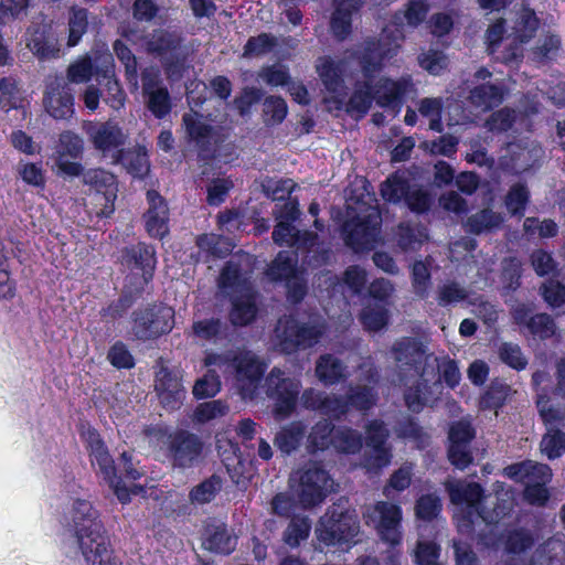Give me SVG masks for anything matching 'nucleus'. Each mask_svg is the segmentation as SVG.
<instances>
[{"mask_svg":"<svg viewBox=\"0 0 565 565\" xmlns=\"http://www.w3.org/2000/svg\"><path fill=\"white\" fill-rule=\"evenodd\" d=\"M363 518L367 525H372L381 542L387 544L382 552L384 565H401L402 552L399 545L403 540L402 509L397 504L379 501L365 507Z\"/></svg>","mask_w":565,"mask_h":565,"instance_id":"nucleus-1","label":"nucleus"},{"mask_svg":"<svg viewBox=\"0 0 565 565\" xmlns=\"http://www.w3.org/2000/svg\"><path fill=\"white\" fill-rule=\"evenodd\" d=\"M218 288L232 300L230 320L234 326H246L255 319V294L252 284L242 278L238 265L226 263L218 278Z\"/></svg>","mask_w":565,"mask_h":565,"instance_id":"nucleus-2","label":"nucleus"},{"mask_svg":"<svg viewBox=\"0 0 565 565\" xmlns=\"http://www.w3.org/2000/svg\"><path fill=\"white\" fill-rule=\"evenodd\" d=\"M508 22V39L511 42L501 52L499 58L505 64L516 65L524 56V45L536 36L541 20L527 3L522 2L514 7Z\"/></svg>","mask_w":565,"mask_h":565,"instance_id":"nucleus-3","label":"nucleus"},{"mask_svg":"<svg viewBox=\"0 0 565 565\" xmlns=\"http://www.w3.org/2000/svg\"><path fill=\"white\" fill-rule=\"evenodd\" d=\"M392 355L396 363V373L401 384H406L407 372L413 371L416 376H430L438 370L437 356L428 351L420 340L404 337L394 342Z\"/></svg>","mask_w":565,"mask_h":565,"instance_id":"nucleus-4","label":"nucleus"},{"mask_svg":"<svg viewBox=\"0 0 565 565\" xmlns=\"http://www.w3.org/2000/svg\"><path fill=\"white\" fill-rule=\"evenodd\" d=\"M360 524L354 511H350L342 502L328 508L320 518L315 533L319 542L326 545L355 544Z\"/></svg>","mask_w":565,"mask_h":565,"instance_id":"nucleus-5","label":"nucleus"},{"mask_svg":"<svg viewBox=\"0 0 565 565\" xmlns=\"http://www.w3.org/2000/svg\"><path fill=\"white\" fill-rule=\"evenodd\" d=\"M146 434L167 445V457L174 468L194 467L202 458L204 444L198 435L191 431L180 429L167 435L161 427L156 426L147 428Z\"/></svg>","mask_w":565,"mask_h":565,"instance_id":"nucleus-6","label":"nucleus"},{"mask_svg":"<svg viewBox=\"0 0 565 565\" xmlns=\"http://www.w3.org/2000/svg\"><path fill=\"white\" fill-rule=\"evenodd\" d=\"M291 480L297 482L294 488L297 502L302 509L320 505L332 490L329 473L318 462H309L299 469Z\"/></svg>","mask_w":565,"mask_h":565,"instance_id":"nucleus-7","label":"nucleus"},{"mask_svg":"<svg viewBox=\"0 0 565 565\" xmlns=\"http://www.w3.org/2000/svg\"><path fill=\"white\" fill-rule=\"evenodd\" d=\"M504 476L525 486L524 495L532 504H544L548 499L546 484L552 480V469L542 462L524 460L510 465Z\"/></svg>","mask_w":565,"mask_h":565,"instance_id":"nucleus-8","label":"nucleus"},{"mask_svg":"<svg viewBox=\"0 0 565 565\" xmlns=\"http://www.w3.org/2000/svg\"><path fill=\"white\" fill-rule=\"evenodd\" d=\"M273 239L278 245H289L297 248L302 260L311 267L327 263L329 250L318 243L317 234L297 230L291 223L279 221L273 232Z\"/></svg>","mask_w":565,"mask_h":565,"instance_id":"nucleus-9","label":"nucleus"},{"mask_svg":"<svg viewBox=\"0 0 565 565\" xmlns=\"http://www.w3.org/2000/svg\"><path fill=\"white\" fill-rule=\"evenodd\" d=\"M383 52L373 43L369 44L365 53L358 56L363 79L355 83V88L351 95L347 111L356 114L359 117L364 116L374 100L372 94V83L374 74L381 71V57Z\"/></svg>","mask_w":565,"mask_h":565,"instance_id":"nucleus-10","label":"nucleus"},{"mask_svg":"<svg viewBox=\"0 0 565 565\" xmlns=\"http://www.w3.org/2000/svg\"><path fill=\"white\" fill-rule=\"evenodd\" d=\"M183 38L177 32L157 30L147 42L150 53L161 57L169 78L178 79L185 67L188 51L182 46Z\"/></svg>","mask_w":565,"mask_h":565,"instance_id":"nucleus-11","label":"nucleus"},{"mask_svg":"<svg viewBox=\"0 0 565 565\" xmlns=\"http://www.w3.org/2000/svg\"><path fill=\"white\" fill-rule=\"evenodd\" d=\"M301 383L287 376L284 371L274 367L265 377L266 395L275 402L274 413L277 419H285L295 411Z\"/></svg>","mask_w":565,"mask_h":565,"instance_id":"nucleus-12","label":"nucleus"},{"mask_svg":"<svg viewBox=\"0 0 565 565\" xmlns=\"http://www.w3.org/2000/svg\"><path fill=\"white\" fill-rule=\"evenodd\" d=\"M381 222V214L374 206H367L363 213L352 216L343 225L347 245L356 252L374 248L380 239Z\"/></svg>","mask_w":565,"mask_h":565,"instance_id":"nucleus-13","label":"nucleus"},{"mask_svg":"<svg viewBox=\"0 0 565 565\" xmlns=\"http://www.w3.org/2000/svg\"><path fill=\"white\" fill-rule=\"evenodd\" d=\"M446 489L454 504L465 508L466 520L462 526L470 530L475 520L481 519L486 523H493L497 516L487 512L482 508V488L476 482H466L462 480L448 481Z\"/></svg>","mask_w":565,"mask_h":565,"instance_id":"nucleus-14","label":"nucleus"},{"mask_svg":"<svg viewBox=\"0 0 565 565\" xmlns=\"http://www.w3.org/2000/svg\"><path fill=\"white\" fill-rule=\"evenodd\" d=\"M174 311L163 305H148L132 313V333L139 340H150L169 332L173 327Z\"/></svg>","mask_w":565,"mask_h":565,"instance_id":"nucleus-15","label":"nucleus"},{"mask_svg":"<svg viewBox=\"0 0 565 565\" xmlns=\"http://www.w3.org/2000/svg\"><path fill=\"white\" fill-rule=\"evenodd\" d=\"M322 334V326L300 324L291 318L280 319L275 329L277 345L288 354L315 345Z\"/></svg>","mask_w":565,"mask_h":565,"instance_id":"nucleus-16","label":"nucleus"},{"mask_svg":"<svg viewBox=\"0 0 565 565\" xmlns=\"http://www.w3.org/2000/svg\"><path fill=\"white\" fill-rule=\"evenodd\" d=\"M85 130L95 149L100 151L104 157L110 158L111 163H119L127 135L117 122L111 120L88 122Z\"/></svg>","mask_w":565,"mask_h":565,"instance_id":"nucleus-17","label":"nucleus"},{"mask_svg":"<svg viewBox=\"0 0 565 565\" xmlns=\"http://www.w3.org/2000/svg\"><path fill=\"white\" fill-rule=\"evenodd\" d=\"M233 375V384L243 399H252L264 374V365L250 352L241 353L227 364Z\"/></svg>","mask_w":565,"mask_h":565,"instance_id":"nucleus-18","label":"nucleus"},{"mask_svg":"<svg viewBox=\"0 0 565 565\" xmlns=\"http://www.w3.org/2000/svg\"><path fill=\"white\" fill-rule=\"evenodd\" d=\"M86 185L95 190V205L100 206L95 210L97 217H108L115 211V200L117 198V182L113 173L104 169H89L79 174Z\"/></svg>","mask_w":565,"mask_h":565,"instance_id":"nucleus-19","label":"nucleus"},{"mask_svg":"<svg viewBox=\"0 0 565 565\" xmlns=\"http://www.w3.org/2000/svg\"><path fill=\"white\" fill-rule=\"evenodd\" d=\"M404 386V401L409 411L420 412L425 406L431 405L440 392L438 370H434L430 376H417L411 382L406 376Z\"/></svg>","mask_w":565,"mask_h":565,"instance_id":"nucleus-20","label":"nucleus"},{"mask_svg":"<svg viewBox=\"0 0 565 565\" xmlns=\"http://www.w3.org/2000/svg\"><path fill=\"white\" fill-rule=\"evenodd\" d=\"M476 431L470 419L462 418L455 422L448 433L449 448L448 458L450 462L459 469H465L472 461L470 443L475 438Z\"/></svg>","mask_w":565,"mask_h":565,"instance_id":"nucleus-21","label":"nucleus"},{"mask_svg":"<svg viewBox=\"0 0 565 565\" xmlns=\"http://www.w3.org/2000/svg\"><path fill=\"white\" fill-rule=\"evenodd\" d=\"M72 522L78 546L85 541L92 543V540L105 535L97 510L86 500L77 499L74 501Z\"/></svg>","mask_w":565,"mask_h":565,"instance_id":"nucleus-22","label":"nucleus"},{"mask_svg":"<svg viewBox=\"0 0 565 565\" xmlns=\"http://www.w3.org/2000/svg\"><path fill=\"white\" fill-rule=\"evenodd\" d=\"M513 321L526 328L534 337L541 340L550 339L557 334V326L547 313H534V308L529 303H516L511 309Z\"/></svg>","mask_w":565,"mask_h":565,"instance_id":"nucleus-23","label":"nucleus"},{"mask_svg":"<svg viewBox=\"0 0 565 565\" xmlns=\"http://www.w3.org/2000/svg\"><path fill=\"white\" fill-rule=\"evenodd\" d=\"M82 153V138L71 131L62 132L53 157L58 172L68 177H78L83 171V166L71 159H78Z\"/></svg>","mask_w":565,"mask_h":565,"instance_id":"nucleus-24","label":"nucleus"},{"mask_svg":"<svg viewBox=\"0 0 565 565\" xmlns=\"http://www.w3.org/2000/svg\"><path fill=\"white\" fill-rule=\"evenodd\" d=\"M43 104L45 110L55 119H67L74 114V96L68 83L54 78L45 88Z\"/></svg>","mask_w":565,"mask_h":565,"instance_id":"nucleus-25","label":"nucleus"},{"mask_svg":"<svg viewBox=\"0 0 565 565\" xmlns=\"http://www.w3.org/2000/svg\"><path fill=\"white\" fill-rule=\"evenodd\" d=\"M409 85L411 82L407 78L392 81L387 77L376 79L374 76L371 89L374 100L380 107L390 108L397 113Z\"/></svg>","mask_w":565,"mask_h":565,"instance_id":"nucleus-26","label":"nucleus"},{"mask_svg":"<svg viewBox=\"0 0 565 565\" xmlns=\"http://www.w3.org/2000/svg\"><path fill=\"white\" fill-rule=\"evenodd\" d=\"M26 46L39 60L43 61L55 58L60 53L58 39L47 24L33 22L29 26Z\"/></svg>","mask_w":565,"mask_h":565,"instance_id":"nucleus-27","label":"nucleus"},{"mask_svg":"<svg viewBox=\"0 0 565 565\" xmlns=\"http://www.w3.org/2000/svg\"><path fill=\"white\" fill-rule=\"evenodd\" d=\"M149 209L145 213V224L151 237L162 239L169 233V209L164 199L154 190L147 192Z\"/></svg>","mask_w":565,"mask_h":565,"instance_id":"nucleus-28","label":"nucleus"},{"mask_svg":"<svg viewBox=\"0 0 565 565\" xmlns=\"http://www.w3.org/2000/svg\"><path fill=\"white\" fill-rule=\"evenodd\" d=\"M83 437L89 451L92 465L98 468V472L103 476L104 480L114 481V473H116L114 460L100 439L99 434L95 429L89 428L83 433Z\"/></svg>","mask_w":565,"mask_h":565,"instance_id":"nucleus-29","label":"nucleus"},{"mask_svg":"<svg viewBox=\"0 0 565 565\" xmlns=\"http://www.w3.org/2000/svg\"><path fill=\"white\" fill-rule=\"evenodd\" d=\"M96 79L103 86L104 100L114 109H120L126 99V94L116 78L111 56L105 61L103 68L97 70Z\"/></svg>","mask_w":565,"mask_h":565,"instance_id":"nucleus-30","label":"nucleus"},{"mask_svg":"<svg viewBox=\"0 0 565 565\" xmlns=\"http://www.w3.org/2000/svg\"><path fill=\"white\" fill-rule=\"evenodd\" d=\"M122 260L140 268L145 282H148L152 278L157 265L156 249L152 245L138 243L122 250Z\"/></svg>","mask_w":565,"mask_h":565,"instance_id":"nucleus-31","label":"nucleus"},{"mask_svg":"<svg viewBox=\"0 0 565 565\" xmlns=\"http://www.w3.org/2000/svg\"><path fill=\"white\" fill-rule=\"evenodd\" d=\"M182 124L186 137L202 151L210 150L214 138L213 127L209 125L198 113H185L182 116Z\"/></svg>","mask_w":565,"mask_h":565,"instance_id":"nucleus-32","label":"nucleus"},{"mask_svg":"<svg viewBox=\"0 0 565 565\" xmlns=\"http://www.w3.org/2000/svg\"><path fill=\"white\" fill-rule=\"evenodd\" d=\"M79 550L87 565H121L119 558L109 547V539L105 535L92 540V543L84 542Z\"/></svg>","mask_w":565,"mask_h":565,"instance_id":"nucleus-33","label":"nucleus"},{"mask_svg":"<svg viewBox=\"0 0 565 565\" xmlns=\"http://www.w3.org/2000/svg\"><path fill=\"white\" fill-rule=\"evenodd\" d=\"M154 387L163 407L168 409L180 407L185 396V391L175 376L168 372H161Z\"/></svg>","mask_w":565,"mask_h":565,"instance_id":"nucleus-34","label":"nucleus"},{"mask_svg":"<svg viewBox=\"0 0 565 565\" xmlns=\"http://www.w3.org/2000/svg\"><path fill=\"white\" fill-rule=\"evenodd\" d=\"M204 535L203 545L209 551L230 554L236 546V537L230 533L226 524L222 522L206 524Z\"/></svg>","mask_w":565,"mask_h":565,"instance_id":"nucleus-35","label":"nucleus"},{"mask_svg":"<svg viewBox=\"0 0 565 565\" xmlns=\"http://www.w3.org/2000/svg\"><path fill=\"white\" fill-rule=\"evenodd\" d=\"M316 376L326 386L338 384L349 376L347 365L332 354H323L316 362Z\"/></svg>","mask_w":565,"mask_h":565,"instance_id":"nucleus-36","label":"nucleus"},{"mask_svg":"<svg viewBox=\"0 0 565 565\" xmlns=\"http://www.w3.org/2000/svg\"><path fill=\"white\" fill-rule=\"evenodd\" d=\"M360 6V0H333L331 30L339 40H343L350 34L352 13L358 11Z\"/></svg>","mask_w":565,"mask_h":565,"instance_id":"nucleus-37","label":"nucleus"},{"mask_svg":"<svg viewBox=\"0 0 565 565\" xmlns=\"http://www.w3.org/2000/svg\"><path fill=\"white\" fill-rule=\"evenodd\" d=\"M508 151L511 167L515 172H523L534 167L544 154L543 149L535 142L525 145L511 143Z\"/></svg>","mask_w":565,"mask_h":565,"instance_id":"nucleus-38","label":"nucleus"},{"mask_svg":"<svg viewBox=\"0 0 565 565\" xmlns=\"http://www.w3.org/2000/svg\"><path fill=\"white\" fill-rule=\"evenodd\" d=\"M536 407L546 429L564 427L565 404L553 401L545 390L537 394Z\"/></svg>","mask_w":565,"mask_h":565,"instance_id":"nucleus-39","label":"nucleus"},{"mask_svg":"<svg viewBox=\"0 0 565 565\" xmlns=\"http://www.w3.org/2000/svg\"><path fill=\"white\" fill-rule=\"evenodd\" d=\"M302 268L298 266V253L281 250L267 268L266 275L273 281L286 282Z\"/></svg>","mask_w":565,"mask_h":565,"instance_id":"nucleus-40","label":"nucleus"},{"mask_svg":"<svg viewBox=\"0 0 565 565\" xmlns=\"http://www.w3.org/2000/svg\"><path fill=\"white\" fill-rule=\"evenodd\" d=\"M307 425L301 420L291 422L277 431L274 445L285 455L297 450L306 435Z\"/></svg>","mask_w":565,"mask_h":565,"instance_id":"nucleus-41","label":"nucleus"},{"mask_svg":"<svg viewBox=\"0 0 565 565\" xmlns=\"http://www.w3.org/2000/svg\"><path fill=\"white\" fill-rule=\"evenodd\" d=\"M562 51V39L558 34L546 32L529 51L533 62L546 64L555 61Z\"/></svg>","mask_w":565,"mask_h":565,"instance_id":"nucleus-42","label":"nucleus"},{"mask_svg":"<svg viewBox=\"0 0 565 565\" xmlns=\"http://www.w3.org/2000/svg\"><path fill=\"white\" fill-rule=\"evenodd\" d=\"M403 39L404 34L398 26H386L379 40L369 39L362 44L361 49L358 51V56L365 53L369 44L373 43L383 52L381 57L382 63L384 58H390L396 54Z\"/></svg>","mask_w":565,"mask_h":565,"instance_id":"nucleus-43","label":"nucleus"},{"mask_svg":"<svg viewBox=\"0 0 565 565\" xmlns=\"http://www.w3.org/2000/svg\"><path fill=\"white\" fill-rule=\"evenodd\" d=\"M468 289L460 282L451 279L440 281L435 289V299L440 307L456 306L467 300Z\"/></svg>","mask_w":565,"mask_h":565,"instance_id":"nucleus-44","label":"nucleus"},{"mask_svg":"<svg viewBox=\"0 0 565 565\" xmlns=\"http://www.w3.org/2000/svg\"><path fill=\"white\" fill-rule=\"evenodd\" d=\"M502 222L503 217L500 213L484 209L470 215L465 226L469 233L480 235L499 228Z\"/></svg>","mask_w":565,"mask_h":565,"instance_id":"nucleus-45","label":"nucleus"},{"mask_svg":"<svg viewBox=\"0 0 565 565\" xmlns=\"http://www.w3.org/2000/svg\"><path fill=\"white\" fill-rule=\"evenodd\" d=\"M469 99L475 106L480 107L483 110H488L498 106L502 102L503 89L498 84H481L470 92Z\"/></svg>","mask_w":565,"mask_h":565,"instance_id":"nucleus-46","label":"nucleus"},{"mask_svg":"<svg viewBox=\"0 0 565 565\" xmlns=\"http://www.w3.org/2000/svg\"><path fill=\"white\" fill-rule=\"evenodd\" d=\"M363 328L371 332L384 329L388 323L387 309L376 301H369L359 315Z\"/></svg>","mask_w":565,"mask_h":565,"instance_id":"nucleus-47","label":"nucleus"},{"mask_svg":"<svg viewBox=\"0 0 565 565\" xmlns=\"http://www.w3.org/2000/svg\"><path fill=\"white\" fill-rule=\"evenodd\" d=\"M363 446L362 434L347 426L335 428L333 433L332 447L342 454L353 455L359 452Z\"/></svg>","mask_w":565,"mask_h":565,"instance_id":"nucleus-48","label":"nucleus"},{"mask_svg":"<svg viewBox=\"0 0 565 565\" xmlns=\"http://www.w3.org/2000/svg\"><path fill=\"white\" fill-rule=\"evenodd\" d=\"M564 556V543L551 539L535 551L530 565H563Z\"/></svg>","mask_w":565,"mask_h":565,"instance_id":"nucleus-49","label":"nucleus"},{"mask_svg":"<svg viewBox=\"0 0 565 565\" xmlns=\"http://www.w3.org/2000/svg\"><path fill=\"white\" fill-rule=\"evenodd\" d=\"M335 427L327 419L318 420L308 435V449L310 451L328 449L333 444V433Z\"/></svg>","mask_w":565,"mask_h":565,"instance_id":"nucleus-50","label":"nucleus"},{"mask_svg":"<svg viewBox=\"0 0 565 565\" xmlns=\"http://www.w3.org/2000/svg\"><path fill=\"white\" fill-rule=\"evenodd\" d=\"M348 408L350 406L359 411H369L377 402V392L371 385H350L345 395Z\"/></svg>","mask_w":565,"mask_h":565,"instance_id":"nucleus-51","label":"nucleus"},{"mask_svg":"<svg viewBox=\"0 0 565 565\" xmlns=\"http://www.w3.org/2000/svg\"><path fill=\"white\" fill-rule=\"evenodd\" d=\"M119 163L124 164L134 177L142 178L149 172V160L145 147H137L120 152Z\"/></svg>","mask_w":565,"mask_h":565,"instance_id":"nucleus-52","label":"nucleus"},{"mask_svg":"<svg viewBox=\"0 0 565 565\" xmlns=\"http://www.w3.org/2000/svg\"><path fill=\"white\" fill-rule=\"evenodd\" d=\"M514 391L507 383L494 380L482 395L480 405L483 409H498L513 395Z\"/></svg>","mask_w":565,"mask_h":565,"instance_id":"nucleus-53","label":"nucleus"},{"mask_svg":"<svg viewBox=\"0 0 565 565\" xmlns=\"http://www.w3.org/2000/svg\"><path fill=\"white\" fill-rule=\"evenodd\" d=\"M310 530L311 521L308 516H294L282 533V541L290 547H297L308 539Z\"/></svg>","mask_w":565,"mask_h":565,"instance_id":"nucleus-54","label":"nucleus"},{"mask_svg":"<svg viewBox=\"0 0 565 565\" xmlns=\"http://www.w3.org/2000/svg\"><path fill=\"white\" fill-rule=\"evenodd\" d=\"M396 235L397 244L403 250H415L427 238L424 227L408 223H401Z\"/></svg>","mask_w":565,"mask_h":565,"instance_id":"nucleus-55","label":"nucleus"},{"mask_svg":"<svg viewBox=\"0 0 565 565\" xmlns=\"http://www.w3.org/2000/svg\"><path fill=\"white\" fill-rule=\"evenodd\" d=\"M192 330L199 339L216 341L226 335L227 326L218 318H209L194 322Z\"/></svg>","mask_w":565,"mask_h":565,"instance_id":"nucleus-56","label":"nucleus"},{"mask_svg":"<svg viewBox=\"0 0 565 565\" xmlns=\"http://www.w3.org/2000/svg\"><path fill=\"white\" fill-rule=\"evenodd\" d=\"M540 449L550 460L559 458L565 452V433L562 429H546Z\"/></svg>","mask_w":565,"mask_h":565,"instance_id":"nucleus-57","label":"nucleus"},{"mask_svg":"<svg viewBox=\"0 0 565 565\" xmlns=\"http://www.w3.org/2000/svg\"><path fill=\"white\" fill-rule=\"evenodd\" d=\"M277 44V39L268 33L252 36L244 46L243 57L253 58L263 56L271 52Z\"/></svg>","mask_w":565,"mask_h":565,"instance_id":"nucleus-58","label":"nucleus"},{"mask_svg":"<svg viewBox=\"0 0 565 565\" xmlns=\"http://www.w3.org/2000/svg\"><path fill=\"white\" fill-rule=\"evenodd\" d=\"M411 184L398 174H393L381 185V195L385 201L397 203L406 199Z\"/></svg>","mask_w":565,"mask_h":565,"instance_id":"nucleus-59","label":"nucleus"},{"mask_svg":"<svg viewBox=\"0 0 565 565\" xmlns=\"http://www.w3.org/2000/svg\"><path fill=\"white\" fill-rule=\"evenodd\" d=\"M443 99L439 97H426L420 99L417 104L419 114L429 118V128L438 132L443 130Z\"/></svg>","mask_w":565,"mask_h":565,"instance_id":"nucleus-60","label":"nucleus"},{"mask_svg":"<svg viewBox=\"0 0 565 565\" xmlns=\"http://www.w3.org/2000/svg\"><path fill=\"white\" fill-rule=\"evenodd\" d=\"M391 460V446H366L362 458L363 466L369 470H380L388 466Z\"/></svg>","mask_w":565,"mask_h":565,"instance_id":"nucleus-61","label":"nucleus"},{"mask_svg":"<svg viewBox=\"0 0 565 565\" xmlns=\"http://www.w3.org/2000/svg\"><path fill=\"white\" fill-rule=\"evenodd\" d=\"M88 26V13L86 9H72L68 18V40L70 47L75 46L86 33Z\"/></svg>","mask_w":565,"mask_h":565,"instance_id":"nucleus-62","label":"nucleus"},{"mask_svg":"<svg viewBox=\"0 0 565 565\" xmlns=\"http://www.w3.org/2000/svg\"><path fill=\"white\" fill-rule=\"evenodd\" d=\"M223 480L220 476L213 475L200 484L194 487L190 492L192 502L200 504L207 503L214 499L215 494L221 491Z\"/></svg>","mask_w":565,"mask_h":565,"instance_id":"nucleus-63","label":"nucleus"},{"mask_svg":"<svg viewBox=\"0 0 565 565\" xmlns=\"http://www.w3.org/2000/svg\"><path fill=\"white\" fill-rule=\"evenodd\" d=\"M117 58L124 64L127 81L134 85H138L137 58L130 49L120 40H116L113 44Z\"/></svg>","mask_w":565,"mask_h":565,"instance_id":"nucleus-64","label":"nucleus"}]
</instances>
